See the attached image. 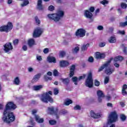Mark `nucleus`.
Returning a JSON list of instances; mask_svg holds the SVG:
<instances>
[{"instance_id":"nucleus-1","label":"nucleus","mask_w":127,"mask_h":127,"mask_svg":"<svg viewBox=\"0 0 127 127\" xmlns=\"http://www.w3.org/2000/svg\"><path fill=\"white\" fill-rule=\"evenodd\" d=\"M17 107L14 103L12 102H8L5 106V108L3 112V116L2 120L4 123L6 124H10L12 122L15 121V116L13 114L12 111H14Z\"/></svg>"},{"instance_id":"nucleus-2","label":"nucleus","mask_w":127,"mask_h":127,"mask_svg":"<svg viewBox=\"0 0 127 127\" xmlns=\"http://www.w3.org/2000/svg\"><path fill=\"white\" fill-rule=\"evenodd\" d=\"M114 60V58H111L107 62H106L104 64H103L98 69V72L103 71V69L105 68V73L107 75H112L114 72H115V68H112L111 67H108L110 66L112 61Z\"/></svg>"},{"instance_id":"nucleus-3","label":"nucleus","mask_w":127,"mask_h":127,"mask_svg":"<svg viewBox=\"0 0 127 127\" xmlns=\"http://www.w3.org/2000/svg\"><path fill=\"white\" fill-rule=\"evenodd\" d=\"M64 16V11L63 10H58L56 13L48 14V17L49 18V19H52L56 22L59 21V20H60V19H61V18H62V17Z\"/></svg>"},{"instance_id":"nucleus-4","label":"nucleus","mask_w":127,"mask_h":127,"mask_svg":"<svg viewBox=\"0 0 127 127\" xmlns=\"http://www.w3.org/2000/svg\"><path fill=\"white\" fill-rule=\"evenodd\" d=\"M51 96H52V91L44 93L41 95V100L43 102V103H46V104H47L48 102H49V103H53L54 100L53 98H52V97Z\"/></svg>"},{"instance_id":"nucleus-5","label":"nucleus","mask_w":127,"mask_h":127,"mask_svg":"<svg viewBox=\"0 0 127 127\" xmlns=\"http://www.w3.org/2000/svg\"><path fill=\"white\" fill-rule=\"evenodd\" d=\"M13 28V24L11 22H8L6 25H4L0 27V32H10Z\"/></svg>"},{"instance_id":"nucleus-6","label":"nucleus","mask_w":127,"mask_h":127,"mask_svg":"<svg viewBox=\"0 0 127 127\" xmlns=\"http://www.w3.org/2000/svg\"><path fill=\"white\" fill-rule=\"evenodd\" d=\"M117 121H118V114L117 112L113 111L111 112L108 117V124H113V123H115Z\"/></svg>"},{"instance_id":"nucleus-7","label":"nucleus","mask_w":127,"mask_h":127,"mask_svg":"<svg viewBox=\"0 0 127 127\" xmlns=\"http://www.w3.org/2000/svg\"><path fill=\"white\" fill-rule=\"evenodd\" d=\"M85 85L86 87H88V88H92L93 86H94V82L93 81V75L92 74V72H89L87 78L85 81Z\"/></svg>"},{"instance_id":"nucleus-8","label":"nucleus","mask_w":127,"mask_h":127,"mask_svg":"<svg viewBox=\"0 0 127 127\" xmlns=\"http://www.w3.org/2000/svg\"><path fill=\"white\" fill-rule=\"evenodd\" d=\"M95 11V7L91 6L89 8V10H84V16L86 18H89V19H92L93 18V13L92 12H94Z\"/></svg>"},{"instance_id":"nucleus-9","label":"nucleus","mask_w":127,"mask_h":127,"mask_svg":"<svg viewBox=\"0 0 127 127\" xmlns=\"http://www.w3.org/2000/svg\"><path fill=\"white\" fill-rule=\"evenodd\" d=\"M48 110L50 115H55L56 117V119H59V116L58 115V108H55L54 107H48Z\"/></svg>"},{"instance_id":"nucleus-10","label":"nucleus","mask_w":127,"mask_h":127,"mask_svg":"<svg viewBox=\"0 0 127 127\" xmlns=\"http://www.w3.org/2000/svg\"><path fill=\"white\" fill-rule=\"evenodd\" d=\"M76 37H84L86 35V30L83 28H79L75 33Z\"/></svg>"},{"instance_id":"nucleus-11","label":"nucleus","mask_w":127,"mask_h":127,"mask_svg":"<svg viewBox=\"0 0 127 127\" xmlns=\"http://www.w3.org/2000/svg\"><path fill=\"white\" fill-rule=\"evenodd\" d=\"M36 113H37V110L35 109H34L32 111V115H34L36 122L38 123V124H42V123L44 122V119L43 118H40L39 116L35 114Z\"/></svg>"},{"instance_id":"nucleus-12","label":"nucleus","mask_w":127,"mask_h":127,"mask_svg":"<svg viewBox=\"0 0 127 127\" xmlns=\"http://www.w3.org/2000/svg\"><path fill=\"white\" fill-rule=\"evenodd\" d=\"M4 51L5 53H8L9 52L13 49V47L11 45V43H7L3 45Z\"/></svg>"},{"instance_id":"nucleus-13","label":"nucleus","mask_w":127,"mask_h":127,"mask_svg":"<svg viewBox=\"0 0 127 127\" xmlns=\"http://www.w3.org/2000/svg\"><path fill=\"white\" fill-rule=\"evenodd\" d=\"M43 31L41 28H37L36 29L33 34V36L34 38L39 37L41 34H42Z\"/></svg>"},{"instance_id":"nucleus-14","label":"nucleus","mask_w":127,"mask_h":127,"mask_svg":"<svg viewBox=\"0 0 127 127\" xmlns=\"http://www.w3.org/2000/svg\"><path fill=\"white\" fill-rule=\"evenodd\" d=\"M75 70H76V65L72 64L69 68V77H73L75 75Z\"/></svg>"},{"instance_id":"nucleus-15","label":"nucleus","mask_w":127,"mask_h":127,"mask_svg":"<svg viewBox=\"0 0 127 127\" xmlns=\"http://www.w3.org/2000/svg\"><path fill=\"white\" fill-rule=\"evenodd\" d=\"M95 58L96 59H104V58H106V54L97 52L95 53Z\"/></svg>"},{"instance_id":"nucleus-16","label":"nucleus","mask_w":127,"mask_h":127,"mask_svg":"<svg viewBox=\"0 0 127 127\" xmlns=\"http://www.w3.org/2000/svg\"><path fill=\"white\" fill-rule=\"evenodd\" d=\"M97 96L98 97V102L99 103H102V98H105V97H106L103 91H102L101 90L97 91Z\"/></svg>"},{"instance_id":"nucleus-17","label":"nucleus","mask_w":127,"mask_h":127,"mask_svg":"<svg viewBox=\"0 0 127 127\" xmlns=\"http://www.w3.org/2000/svg\"><path fill=\"white\" fill-rule=\"evenodd\" d=\"M70 65L69 62L67 61H61L60 62V66L61 68H64L65 67H68Z\"/></svg>"},{"instance_id":"nucleus-18","label":"nucleus","mask_w":127,"mask_h":127,"mask_svg":"<svg viewBox=\"0 0 127 127\" xmlns=\"http://www.w3.org/2000/svg\"><path fill=\"white\" fill-rule=\"evenodd\" d=\"M90 116L93 119H99V118H101V115L100 114H96L93 110L90 111Z\"/></svg>"},{"instance_id":"nucleus-19","label":"nucleus","mask_w":127,"mask_h":127,"mask_svg":"<svg viewBox=\"0 0 127 127\" xmlns=\"http://www.w3.org/2000/svg\"><path fill=\"white\" fill-rule=\"evenodd\" d=\"M127 89V84H124L122 86V95L123 96H126L127 95V92L126 91Z\"/></svg>"},{"instance_id":"nucleus-20","label":"nucleus","mask_w":127,"mask_h":127,"mask_svg":"<svg viewBox=\"0 0 127 127\" xmlns=\"http://www.w3.org/2000/svg\"><path fill=\"white\" fill-rule=\"evenodd\" d=\"M35 41L33 39H30L28 41V45L29 47H32L33 45H35Z\"/></svg>"},{"instance_id":"nucleus-21","label":"nucleus","mask_w":127,"mask_h":127,"mask_svg":"<svg viewBox=\"0 0 127 127\" xmlns=\"http://www.w3.org/2000/svg\"><path fill=\"white\" fill-rule=\"evenodd\" d=\"M48 61L50 63H56V58L53 57H48L47 58Z\"/></svg>"},{"instance_id":"nucleus-22","label":"nucleus","mask_w":127,"mask_h":127,"mask_svg":"<svg viewBox=\"0 0 127 127\" xmlns=\"http://www.w3.org/2000/svg\"><path fill=\"white\" fill-rule=\"evenodd\" d=\"M38 8L39 10L43 9V5H42V0H38L37 2Z\"/></svg>"},{"instance_id":"nucleus-23","label":"nucleus","mask_w":127,"mask_h":127,"mask_svg":"<svg viewBox=\"0 0 127 127\" xmlns=\"http://www.w3.org/2000/svg\"><path fill=\"white\" fill-rule=\"evenodd\" d=\"M123 60H124V57H123L122 56H118L114 59V62H118V61H123Z\"/></svg>"},{"instance_id":"nucleus-24","label":"nucleus","mask_w":127,"mask_h":127,"mask_svg":"<svg viewBox=\"0 0 127 127\" xmlns=\"http://www.w3.org/2000/svg\"><path fill=\"white\" fill-rule=\"evenodd\" d=\"M62 82L63 83V84H64V85H68L69 83H70V80H69V78H61V79Z\"/></svg>"},{"instance_id":"nucleus-25","label":"nucleus","mask_w":127,"mask_h":127,"mask_svg":"<svg viewBox=\"0 0 127 127\" xmlns=\"http://www.w3.org/2000/svg\"><path fill=\"white\" fill-rule=\"evenodd\" d=\"M109 43H116L117 42V39L115 37L111 36L108 40Z\"/></svg>"},{"instance_id":"nucleus-26","label":"nucleus","mask_w":127,"mask_h":127,"mask_svg":"<svg viewBox=\"0 0 127 127\" xmlns=\"http://www.w3.org/2000/svg\"><path fill=\"white\" fill-rule=\"evenodd\" d=\"M33 88L34 91H39V90H41V89H42V88H43V85H34Z\"/></svg>"},{"instance_id":"nucleus-27","label":"nucleus","mask_w":127,"mask_h":127,"mask_svg":"<svg viewBox=\"0 0 127 127\" xmlns=\"http://www.w3.org/2000/svg\"><path fill=\"white\" fill-rule=\"evenodd\" d=\"M89 46H90L89 44H86V45H83L81 48V51H86V50H88V48L89 47Z\"/></svg>"},{"instance_id":"nucleus-28","label":"nucleus","mask_w":127,"mask_h":127,"mask_svg":"<svg viewBox=\"0 0 127 127\" xmlns=\"http://www.w3.org/2000/svg\"><path fill=\"white\" fill-rule=\"evenodd\" d=\"M120 119L122 122H125L127 121V116L125 114H120Z\"/></svg>"},{"instance_id":"nucleus-29","label":"nucleus","mask_w":127,"mask_h":127,"mask_svg":"<svg viewBox=\"0 0 127 127\" xmlns=\"http://www.w3.org/2000/svg\"><path fill=\"white\" fill-rule=\"evenodd\" d=\"M13 83L15 84V85H19V84H20V80H19V77H15L14 79Z\"/></svg>"},{"instance_id":"nucleus-30","label":"nucleus","mask_w":127,"mask_h":127,"mask_svg":"<svg viewBox=\"0 0 127 127\" xmlns=\"http://www.w3.org/2000/svg\"><path fill=\"white\" fill-rule=\"evenodd\" d=\"M39 78H40V74H37L35 75L33 79V82H37Z\"/></svg>"},{"instance_id":"nucleus-31","label":"nucleus","mask_w":127,"mask_h":127,"mask_svg":"<svg viewBox=\"0 0 127 127\" xmlns=\"http://www.w3.org/2000/svg\"><path fill=\"white\" fill-rule=\"evenodd\" d=\"M73 103V101H72V100L71 99H66L64 101V105L65 106H69V105H70V104H72Z\"/></svg>"},{"instance_id":"nucleus-32","label":"nucleus","mask_w":127,"mask_h":127,"mask_svg":"<svg viewBox=\"0 0 127 127\" xmlns=\"http://www.w3.org/2000/svg\"><path fill=\"white\" fill-rule=\"evenodd\" d=\"M80 48H79V47H75L74 49H72V53L74 54H77Z\"/></svg>"},{"instance_id":"nucleus-33","label":"nucleus","mask_w":127,"mask_h":127,"mask_svg":"<svg viewBox=\"0 0 127 127\" xmlns=\"http://www.w3.org/2000/svg\"><path fill=\"white\" fill-rule=\"evenodd\" d=\"M65 55H66V52L64 51H61L59 53V56L60 57H61V58H64V57H65Z\"/></svg>"},{"instance_id":"nucleus-34","label":"nucleus","mask_w":127,"mask_h":127,"mask_svg":"<svg viewBox=\"0 0 127 127\" xmlns=\"http://www.w3.org/2000/svg\"><path fill=\"white\" fill-rule=\"evenodd\" d=\"M49 123L51 126H54L57 124V121L54 120H51L49 121Z\"/></svg>"},{"instance_id":"nucleus-35","label":"nucleus","mask_w":127,"mask_h":127,"mask_svg":"<svg viewBox=\"0 0 127 127\" xmlns=\"http://www.w3.org/2000/svg\"><path fill=\"white\" fill-rule=\"evenodd\" d=\"M127 21L123 22H121L119 24V27H125V26H127Z\"/></svg>"},{"instance_id":"nucleus-36","label":"nucleus","mask_w":127,"mask_h":127,"mask_svg":"<svg viewBox=\"0 0 127 127\" xmlns=\"http://www.w3.org/2000/svg\"><path fill=\"white\" fill-rule=\"evenodd\" d=\"M35 20L37 25H39V24H40V22H41L40 21V20H39V18H38V16H36L35 17Z\"/></svg>"},{"instance_id":"nucleus-37","label":"nucleus","mask_w":127,"mask_h":127,"mask_svg":"<svg viewBox=\"0 0 127 127\" xmlns=\"http://www.w3.org/2000/svg\"><path fill=\"white\" fill-rule=\"evenodd\" d=\"M66 114H67V111L65 110H61L59 113V115H66Z\"/></svg>"},{"instance_id":"nucleus-38","label":"nucleus","mask_w":127,"mask_h":127,"mask_svg":"<svg viewBox=\"0 0 127 127\" xmlns=\"http://www.w3.org/2000/svg\"><path fill=\"white\" fill-rule=\"evenodd\" d=\"M123 47H124L123 51L124 53L126 55H127V47L125 46L124 44H122Z\"/></svg>"},{"instance_id":"nucleus-39","label":"nucleus","mask_w":127,"mask_h":127,"mask_svg":"<svg viewBox=\"0 0 127 127\" xmlns=\"http://www.w3.org/2000/svg\"><path fill=\"white\" fill-rule=\"evenodd\" d=\"M19 42V40L16 39L13 41V44L14 46L17 45Z\"/></svg>"},{"instance_id":"nucleus-40","label":"nucleus","mask_w":127,"mask_h":127,"mask_svg":"<svg viewBox=\"0 0 127 127\" xmlns=\"http://www.w3.org/2000/svg\"><path fill=\"white\" fill-rule=\"evenodd\" d=\"M29 4V1H28V0H24L23 3L22 4H21V6L23 7V6H25L26 5H27V4Z\"/></svg>"},{"instance_id":"nucleus-41","label":"nucleus","mask_w":127,"mask_h":127,"mask_svg":"<svg viewBox=\"0 0 127 127\" xmlns=\"http://www.w3.org/2000/svg\"><path fill=\"white\" fill-rule=\"evenodd\" d=\"M110 81V77L109 76H106L104 79V84H108Z\"/></svg>"},{"instance_id":"nucleus-42","label":"nucleus","mask_w":127,"mask_h":127,"mask_svg":"<svg viewBox=\"0 0 127 127\" xmlns=\"http://www.w3.org/2000/svg\"><path fill=\"white\" fill-rule=\"evenodd\" d=\"M100 81H98V80L95 79L94 80V85L96 87H99L100 86Z\"/></svg>"},{"instance_id":"nucleus-43","label":"nucleus","mask_w":127,"mask_h":127,"mask_svg":"<svg viewBox=\"0 0 127 127\" xmlns=\"http://www.w3.org/2000/svg\"><path fill=\"white\" fill-rule=\"evenodd\" d=\"M73 110H75V111H78L81 110V106L79 105H76L73 107Z\"/></svg>"},{"instance_id":"nucleus-44","label":"nucleus","mask_w":127,"mask_h":127,"mask_svg":"<svg viewBox=\"0 0 127 127\" xmlns=\"http://www.w3.org/2000/svg\"><path fill=\"white\" fill-rule=\"evenodd\" d=\"M53 75L55 77L58 76V75H59V72H58V70H57V69H54L53 71Z\"/></svg>"},{"instance_id":"nucleus-45","label":"nucleus","mask_w":127,"mask_h":127,"mask_svg":"<svg viewBox=\"0 0 127 127\" xmlns=\"http://www.w3.org/2000/svg\"><path fill=\"white\" fill-rule=\"evenodd\" d=\"M121 6L122 8H127V4L126 3L122 2L121 4Z\"/></svg>"},{"instance_id":"nucleus-46","label":"nucleus","mask_w":127,"mask_h":127,"mask_svg":"<svg viewBox=\"0 0 127 127\" xmlns=\"http://www.w3.org/2000/svg\"><path fill=\"white\" fill-rule=\"evenodd\" d=\"M48 9L49 10H50V11H53V10L55 9V8L54 7V6L51 5L49 6Z\"/></svg>"},{"instance_id":"nucleus-47","label":"nucleus","mask_w":127,"mask_h":127,"mask_svg":"<svg viewBox=\"0 0 127 127\" xmlns=\"http://www.w3.org/2000/svg\"><path fill=\"white\" fill-rule=\"evenodd\" d=\"M100 3H101L102 4H103V5H105V4H107L109 3V1L107 0H103L100 2Z\"/></svg>"},{"instance_id":"nucleus-48","label":"nucleus","mask_w":127,"mask_h":127,"mask_svg":"<svg viewBox=\"0 0 127 127\" xmlns=\"http://www.w3.org/2000/svg\"><path fill=\"white\" fill-rule=\"evenodd\" d=\"M99 47H104L106 46V43L105 42H101L99 44Z\"/></svg>"},{"instance_id":"nucleus-49","label":"nucleus","mask_w":127,"mask_h":127,"mask_svg":"<svg viewBox=\"0 0 127 127\" xmlns=\"http://www.w3.org/2000/svg\"><path fill=\"white\" fill-rule=\"evenodd\" d=\"M58 93H59V90H58L57 88H55L54 89V95H58Z\"/></svg>"},{"instance_id":"nucleus-50","label":"nucleus","mask_w":127,"mask_h":127,"mask_svg":"<svg viewBox=\"0 0 127 127\" xmlns=\"http://www.w3.org/2000/svg\"><path fill=\"white\" fill-rule=\"evenodd\" d=\"M88 61H89V62H90L91 63L94 62V58H93V57H90L88 58Z\"/></svg>"},{"instance_id":"nucleus-51","label":"nucleus","mask_w":127,"mask_h":127,"mask_svg":"<svg viewBox=\"0 0 127 127\" xmlns=\"http://www.w3.org/2000/svg\"><path fill=\"white\" fill-rule=\"evenodd\" d=\"M43 52L45 54H47V53H48V52H49V48L44 49Z\"/></svg>"},{"instance_id":"nucleus-52","label":"nucleus","mask_w":127,"mask_h":127,"mask_svg":"<svg viewBox=\"0 0 127 127\" xmlns=\"http://www.w3.org/2000/svg\"><path fill=\"white\" fill-rule=\"evenodd\" d=\"M118 32L119 33H120V34H122V35H125V34H126V32L125 31V30H123V31L119 30Z\"/></svg>"},{"instance_id":"nucleus-53","label":"nucleus","mask_w":127,"mask_h":127,"mask_svg":"<svg viewBox=\"0 0 127 127\" xmlns=\"http://www.w3.org/2000/svg\"><path fill=\"white\" fill-rule=\"evenodd\" d=\"M86 78V74H83V76H80L78 78V79L82 80V79H85Z\"/></svg>"},{"instance_id":"nucleus-54","label":"nucleus","mask_w":127,"mask_h":127,"mask_svg":"<svg viewBox=\"0 0 127 127\" xmlns=\"http://www.w3.org/2000/svg\"><path fill=\"white\" fill-rule=\"evenodd\" d=\"M36 58L38 61H41L42 60V57L41 56H37Z\"/></svg>"},{"instance_id":"nucleus-55","label":"nucleus","mask_w":127,"mask_h":127,"mask_svg":"<svg viewBox=\"0 0 127 127\" xmlns=\"http://www.w3.org/2000/svg\"><path fill=\"white\" fill-rule=\"evenodd\" d=\"M22 48V49L24 51H26L27 50V45H24V46H23Z\"/></svg>"},{"instance_id":"nucleus-56","label":"nucleus","mask_w":127,"mask_h":127,"mask_svg":"<svg viewBox=\"0 0 127 127\" xmlns=\"http://www.w3.org/2000/svg\"><path fill=\"white\" fill-rule=\"evenodd\" d=\"M44 78L45 79V80H50V81H51V80H52V78L49 77L47 76V75H45Z\"/></svg>"},{"instance_id":"nucleus-57","label":"nucleus","mask_w":127,"mask_h":127,"mask_svg":"<svg viewBox=\"0 0 127 127\" xmlns=\"http://www.w3.org/2000/svg\"><path fill=\"white\" fill-rule=\"evenodd\" d=\"M72 79L73 82H77L78 81V78L76 76L72 77Z\"/></svg>"},{"instance_id":"nucleus-58","label":"nucleus","mask_w":127,"mask_h":127,"mask_svg":"<svg viewBox=\"0 0 127 127\" xmlns=\"http://www.w3.org/2000/svg\"><path fill=\"white\" fill-rule=\"evenodd\" d=\"M97 29L98 30H103V29H104V27L102 25H99L98 26Z\"/></svg>"},{"instance_id":"nucleus-59","label":"nucleus","mask_w":127,"mask_h":127,"mask_svg":"<svg viewBox=\"0 0 127 127\" xmlns=\"http://www.w3.org/2000/svg\"><path fill=\"white\" fill-rule=\"evenodd\" d=\"M120 105L122 107V108H124L126 106V104H125V102H120Z\"/></svg>"},{"instance_id":"nucleus-60","label":"nucleus","mask_w":127,"mask_h":127,"mask_svg":"<svg viewBox=\"0 0 127 127\" xmlns=\"http://www.w3.org/2000/svg\"><path fill=\"white\" fill-rule=\"evenodd\" d=\"M114 65L115 67H116V68H119V67H120V64L117 63H115Z\"/></svg>"},{"instance_id":"nucleus-61","label":"nucleus","mask_w":127,"mask_h":127,"mask_svg":"<svg viewBox=\"0 0 127 127\" xmlns=\"http://www.w3.org/2000/svg\"><path fill=\"white\" fill-rule=\"evenodd\" d=\"M107 105V107H110L111 108H113V104L111 103H108Z\"/></svg>"},{"instance_id":"nucleus-62","label":"nucleus","mask_w":127,"mask_h":127,"mask_svg":"<svg viewBox=\"0 0 127 127\" xmlns=\"http://www.w3.org/2000/svg\"><path fill=\"white\" fill-rule=\"evenodd\" d=\"M28 70L29 72H31L32 71H33V68L32 67H29Z\"/></svg>"},{"instance_id":"nucleus-63","label":"nucleus","mask_w":127,"mask_h":127,"mask_svg":"<svg viewBox=\"0 0 127 127\" xmlns=\"http://www.w3.org/2000/svg\"><path fill=\"white\" fill-rule=\"evenodd\" d=\"M106 98L107 100V101H110V100H111V96H106Z\"/></svg>"},{"instance_id":"nucleus-64","label":"nucleus","mask_w":127,"mask_h":127,"mask_svg":"<svg viewBox=\"0 0 127 127\" xmlns=\"http://www.w3.org/2000/svg\"><path fill=\"white\" fill-rule=\"evenodd\" d=\"M47 75L48 76H52V72L51 71H49L47 72Z\"/></svg>"}]
</instances>
